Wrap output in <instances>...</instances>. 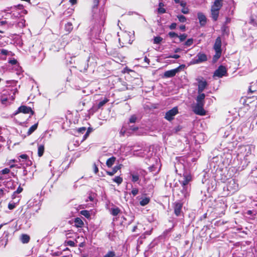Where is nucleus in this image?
<instances>
[{
  "mask_svg": "<svg viewBox=\"0 0 257 257\" xmlns=\"http://www.w3.org/2000/svg\"><path fill=\"white\" fill-rule=\"evenodd\" d=\"M146 172L142 169H137L135 171L130 172V176L132 177L131 180L133 182L139 183L140 177H145Z\"/></svg>",
  "mask_w": 257,
  "mask_h": 257,
  "instance_id": "f257e3e1",
  "label": "nucleus"
},
{
  "mask_svg": "<svg viewBox=\"0 0 257 257\" xmlns=\"http://www.w3.org/2000/svg\"><path fill=\"white\" fill-rule=\"evenodd\" d=\"M178 113V109L177 107H174L172 109L166 112L165 118L167 120L171 121L174 119V116Z\"/></svg>",
  "mask_w": 257,
  "mask_h": 257,
  "instance_id": "f03ea898",
  "label": "nucleus"
},
{
  "mask_svg": "<svg viewBox=\"0 0 257 257\" xmlns=\"http://www.w3.org/2000/svg\"><path fill=\"white\" fill-rule=\"evenodd\" d=\"M204 105V104L196 103L193 107V111L196 114L204 115L206 114V111L203 108Z\"/></svg>",
  "mask_w": 257,
  "mask_h": 257,
  "instance_id": "7ed1b4c3",
  "label": "nucleus"
},
{
  "mask_svg": "<svg viewBox=\"0 0 257 257\" xmlns=\"http://www.w3.org/2000/svg\"><path fill=\"white\" fill-rule=\"evenodd\" d=\"M226 73V68L223 66H220L215 71L214 75L218 77H222Z\"/></svg>",
  "mask_w": 257,
  "mask_h": 257,
  "instance_id": "20e7f679",
  "label": "nucleus"
},
{
  "mask_svg": "<svg viewBox=\"0 0 257 257\" xmlns=\"http://www.w3.org/2000/svg\"><path fill=\"white\" fill-rule=\"evenodd\" d=\"M196 58H197L194 59L193 60V61H194L193 63L194 64H197V63H199L201 62L206 61H207V59L206 55L205 54L201 53H199L197 54Z\"/></svg>",
  "mask_w": 257,
  "mask_h": 257,
  "instance_id": "39448f33",
  "label": "nucleus"
},
{
  "mask_svg": "<svg viewBox=\"0 0 257 257\" xmlns=\"http://www.w3.org/2000/svg\"><path fill=\"white\" fill-rule=\"evenodd\" d=\"M183 204L180 202H175L174 209V213L177 216L181 215Z\"/></svg>",
  "mask_w": 257,
  "mask_h": 257,
  "instance_id": "423d86ee",
  "label": "nucleus"
},
{
  "mask_svg": "<svg viewBox=\"0 0 257 257\" xmlns=\"http://www.w3.org/2000/svg\"><path fill=\"white\" fill-rule=\"evenodd\" d=\"M19 112H23L25 114L31 113L32 114H34V111L32 110L31 108L25 105L20 106L18 109Z\"/></svg>",
  "mask_w": 257,
  "mask_h": 257,
  "instance_id": "0eeeda50",
  "label": "nucleus"
},
{
  "mask_svg": "<svg viewBox=\"0 0 257 257\" xmlns=\"http://www.w3.org/2000/svg\"><path fill=\"white\" fill-rule=\"evenodd\" d=\"M177 73H178V69H172L170 70L165 71L164 75L166 78L173 77L174 76H175V75Z\"/></svg>",
  "mask_w": 257,
  "mask_h": 257,
  "instance_id": "6e6552de",
  "label": "nucleus"
},
{
  "mask_svg": "<svg viewBox=\"0 0 257 257\" xmlns=\"http://www.w3.org/2000/svg\"><path fill=\"white\" fill-rule=\"evenodd\" d=\"M199 23L201 26H204L206 23V18L205 16L202 13H198L197 14Z\"/></svg>",
  "mask_w": 257,
  "mask_h": 257,
  "instance_id": "1a4fd4ad",
  "label": "nucleus"
},
{
  "mask_svg": "<svg viewBox=\"0 0 257 257\" xmlns=\"http://www.w3.org/2000/svg\"><path fill=\"white\" fill-rule=\"evenodd\" d=\"M221 40L220 37H218L216 40L214 45V49L215 51H221Z\"/></svg>",
  "mask_w": 257,
  "mask_h": 257,
  "instance_id": "9d476101",
  "label": "nucleus"
},
{
  "mask_svg": "<svg viewBox=\"0 0 257 257\" xmlns=\"http://www.w3.org/2000/svg\"><path fill=\"white\" fill-rule=\"evenodd\" d=\"M207 82L206 81L200 80L198 82V92L201 93L207 86Z\"/></svg>",
  "mask_w": 257,
  "mask_h": 257,
  "instance_id": "9b49d317",
  "label": "nucleus"
},
{
  "mask_svg": "<svg viewBox=\"0 0 257 257\" xmlns=\"http://www.w3.org/2000/svg\"><path fill=\"white\" fill-rule=\"evenodd\" d=\"M183 180L182 181V185L184 187L186 185H187L189 182H190L192 180V177L190 175H184Z\"/></svg>",
  "mask_w": 257,
  "mask_h": 257,
  "instance_id": "f8f14e48",
  "label": "nucleus"
},
{
  "mask_svg": "<svg viewBox=\"0 0 257 257\" xmlns=\"http://www.w3.org/2000/svg\"><path fill=\"white\" fill-rule=\"evenodd\" d=\"M219 10L217 9V8L215 9L211 8L212 18L214 21H216L218 19L219 15Z\"/></svg>",
  "mask_w": 257,
  "mask_h": 257,
  "instance_id": "ddd939ff",
  "label": "nucleus"
},
{
  "mask_svg": "<svg viewBox=\"0 0 257 257\" xmlns=\"http://www.w3.org/2000/svg\"><path fill=\"white\" fill-rule=\"evenodd\" d=\"M205 95L204 93H199V94L196 97V103L204 104V99Z\"/></svg>",
  "mask_w": 257,
  "mask_h": 257,
  "instance_id": "4468645a",
  "label": "nucleus"
},
{
  "mask_svg": "<svg viewBox=\"0 0 257 257\" xmlns=\"http://www.w3.org/2000/svg\"><path fill=\"white\" fill-rule=\"evenodd\" d=\"M88 65L85 61L79 64L78 66V69L81 71H84L87 69Z\"/></svg>",
  "mask_w": 257,
  "mask_h": 257,
  "instance_id": "2eb2a0df",
  "label": "nucleus"
},
{
  "mask_svg": "<svg viewBox=\"0 0 257 257\" xmlns=\"http://www.w3.org/2000/svg\"><path fill=\"white\" fill-rule=\"evenodd\" d=\"M121 165H119L118 166H115L111 171H106V174L109 176H113L114 175L117 171L121 169Z\"/></svg>",
  "mask_w": 257,
  "mask_h": 257,
  "instance_id": "dca6fc26",
  "label": "nucleus"
},
{
  "mask_svg": "<svg viewBox=\"0 0 257 257\" xmlns=\"http://www.w3.org/2000/svg\"><path fill=\"white\" fill-rule=\"evenodd\" d=\"M222 0H215L214 4L212 6V8H215L220 10L222 6Z\"/></svg>",
  "mask_w": 257,
  "mask_h": 257,
  "instance_id": "f3484780",
  "label": "nucleus"
},
{
  "mask_svg": "<svg viewBox=\"0 0 257 257\" xmlns=\"http://www.w3.org/2000/svg\"><path fill=\"white\" fill-rule=\"evenodd\" d=\"M30 239V236L26 234H23L21 235V240L23 243H27L29 242Z\"/></svg>",
  "mask_w": 257,
  "mask_h": 257,
  "instance_id": "a211bd4d",
  "label": "nucleus"
},
{
  "mask_svg": "<svg viewBox=\"0 0 257 257\" xmlns=\"http://www.w3.org/2000/svg\"><path fill=\"white\" fill-rule=\"evenodd\" d=\"M116 160V158L114 157H112L106 161V164L108 167H111L113 164L114 163L115 161Z\"/></svg>",
  "mask_w": 257,
  "mask_h": 257,
  "instance_id": "6ab92c4d",
  "label": "nucleus"
},
{
  "mask_svg": "<svg viewBox=\"0 0 257 257\" xmlns=\"http://www.w3.org/2000/svg\"><path fill=\"white\" fill-rule=\"evenodd\" d=\"M75 224L77 227H81L84 224L83 222L80 218H76L75 219Z\"/></svg>",
  "mask_w": 257,
  "mask_h": 257,
  "instance_id": "aec40b11",
  "label": "nucleus"
},
{
  "mask_svg": "<svg viewBox=\"0 0 257 257\" xmlns=\"http://www.w3.org/2000/svg\"><path fill=\"white\" fill-rule=\"evenodd\" d=\"M37 127L38 123H35L31 126L27 132V135L30 136L31 135L37 128Z\"/></svg>",
  "mask_w": 257,
  "mask_h": 257,
  "instance_id": "412c9836",
  "label": "nucleus"
},
{
  "mask_svg": "<svg viewBox=\"0 0 257 257\" xmlns=\"http://www.w3.org/2000/svg\"><path fill=\"white\" fill-rule=\"evenodd\" d=\"M150 200V199L149 198L145 197L144 198H143L142 200L140 201V204L141 206H145L149 203Z\"/></svg>",
  "mask_w": 257,
  "mask_h": 257,
  "instance_id": "4be33fe9",
  "label": "nucleus"
},
{
  "mask_svg": "<svg viewBox=\"0 0 257 257\" xmlns=\"http://www.w3.org/2000/svg\"><path fill=\"white\" fill-rule=\"evenodd\" d=\"M221 51H215V54L213 57V61L215 62L221 56Z\"/></svg>",
  "mask_w": 257,
  "mask_h": 257,
  "instance_id": "5701e85b",
  "label": "nucleus"
},
{
  "mask_svg": "<svg viewBox=\"0 0 257 257\" xmlns=\"http://www.w3.org/2000/svg\"><path fill=\"white\" fill-rule=\"evenodd\" d=\"M44 152V146L43 145H40L38 147V155L39 157L43 156Z\"/></svg>",
  "mask_w": 257,
  "mask_h": 257,
  "instance_id": "b1692460",
  "label": "nucleus"
},
{
  "mask_svg": "<svg viewBox=\"0 0 257 257\" xmlns=\"http://www.w3.org/2000/svg\"><path fill=\"white\" fill-rule=\"evenodd\" d=\"M120 211V210L118 207L112 208L111 209V213L113 216L117 215L119 213Z\"/></svg>",
  "mask_w": 257,
  "mask_h": 257,
  "instance_id": "393cba45",
  "label": "nucleus"
},
{
  "mask_svg": "<svg viewBox=\"0 0 257 257\" xmlns=\"http://www.w3.org/2000/svg\"><path fill=\"white\" fill-rule=\"evenodd\" d=\"M113 182L116 183L118 185L120 184L123 181L122 178L120 176H116L113 179H112Z\"/></svg>",
  "mask_w": 257,
  "mask_h": 257,
  "instance_id": "a878e982",
  "label": "nucleus"
},
{
  "mask_svg": "<svg viewBox=\"0 0 257 257\" xmlns=\"http://www.w3.org/2000/svg\"><path fill=\"white\" fill-rule=\"evenodd\" d=\"M65 29L66 31L70 32L73 29V26L71 23H67L65 26Z\"/></svg>",
  "mask_w": 257,
  "mask_h": 257,
  "instance_id": "bb28decb",
  "label": "nucleus"
},
{
  "mask_svg": "<svg viewBox=\"0 0 257 257\" xmlns=\"http://www.w3.org/2000/svg\"><path fill=\"white\" fill-rule=\"evenodd\" d=\"M193 41L194 40L192 38L189 39L185 42L184 45L187 47H189L193 44Z\"/></svg>",
  "mask_w": 257,
  "mask_h": 257,
  "instance_id": "cd10ccee",
  "label": "nucleus"
},
{
  "mask_svg": "<svg viewBox=\"0 0 257 257\" xmlns=\"http://www.w3.org/2000/svg\"><path fill=\"white\" fill-rule=\"evenodd\" d=\"M163 39L160 36L155 37L154 39V44H160L162 41Z\"/></svg>",
  "mask_w": 257,
  "mask_h": 257,
  "instance_id": "c85d7f7f",
  "label": "nucleus"
},
{
  "mask_svg": "<svg viewBox=\"0 0 257 257\" xmlns=\"http://www.w3.org/2000/svg\"><path fill=\"white\" fill-rule=\"evenodd\" d=\"M108 100L107 98H105L102 101H100L98 104V108H100L103 106L106 103L108 102Z\"/></svg>",
  "mask_w": 257,
  "mask_h": 257,
  "instance_id": "c756f323",
  "label": "nucleus"
},
{
  "mask_svg": "<svg viewBox=\"0 0 257 257\" xmlns=\"http://www.w3.org/2000/svg\"><path fill=\"white\" fill-rule=\"evenodd\" d=\"M103 257H116L115 253L113 251H109Z\"/></svg>",
  "mask_w": 257,
  "mask_h": 257,
  "instance_id": "7c9ffc66",
  "label": "nucleus"
},
{
  "mask_svg": "<svg viewBox=\"0 0 257 257\" xmlns=\"http://www.w3.org/2000/svg\"><path fill=\"white\" fill-rule=\"evenodd\" d=\"M177 18L179 20V21H180V22H181V23H184L186 22V18L185 16H184L183 15H178L177 16Z\"/></svg>",
  "mask_w": 257,
  "mask_h": 257,
  "instance_id": "2f4dec72",
  "label": "nucleus"
},
{
  "mask_svg": "<svg viewBox=\"0 0 257 257\" xmlns=\"http://www.w3.org/2000/svg\"><path fill=\"white\" fill-rule=\"evenodd\" d=\"M80 213L82 215L84 216L86 218H89L90 217L89 212L87 210H82Z\"/></svg>",
  "mask_w": 257,
  "mask_h": 257,
  "instance_id": "473e14b6",
  "label": "nucleus"
},
{
  "mask_svg": "<svg viewBox=\"0 0 257 257\" xmlns=\"http://www.w3.org/2000/svg\"><path fill=\"white\" fill-rule=\"evenodd\" d=\"M187 37V35L186 34H183L179 36L178 37L179 38L180 42H183L186 39Z\"/></svg>",
  "mask_w": 257,
  "mask_h": 257,
  "instance_id": "72a5a7b5",
  "label": "nucleus"
},
{
  "mask_svg": "<svg viewBox=\"0 0 257 257\" xmlns=\"http://www.w3.org/2000/svg\"><path fill=\"white\" fill-rule=\"evenodd\" d=\"M137 119V118L136 116L135 115H133L130 118L129 122L130 123H135L136 122Z\"/></svg>",
  "mask_w": 257,
  "mask_h": 257,
  "instance_id": "f704fd0d",
  "label": "nucleus"
},
{
  "mask_svg": "<svg viewBox=\"0 0 257 257\" xmlns=\"http://www.w3.org/2000/svg\"><path fill=\"white\" fill-rule=\"evenodd\" d=\"M168 35L172 38L179 37V35L174 32H169Z\"/></svg>",
  "mask_w": 257,
  "mask_h": 257,
  "instance_id": "c9c22d12",
  "label": "nucleus"
},
{
  "mask_svg": "<svg viewBox=\"0 0 257 257\" xmlns=\"http://www.w3.org/2000/svg\"><path fill=\"white\" fill-rule=\"evenodd\" d=\"M65 243L66 244V245H69L70 246H75V242L72 240H68L67 241H66Z\"/></svg>",
  "mask_w": 257,
  "mask_h": 257,
  "instance_id": "e433bc0d",
  "label": "nucleus"
},
{
  "mask_svg": "<svg viewBox=\"0 0 257 257\" xmlns=\"http://www.w3.org/2000/svg\"><path fill=\"white\" fill-rule=\"evenodd\" d=\"M91 132V129L90 128H89L88 129V130L87 131V132H86L85 134L84 135V136H83V140L82 141H84L86 139V138L88 137V136H89V133L90 132Z\"/></svg>",
  "mask_w": 257,
  "mask_h": 257,
  "instance_id": "4c0bfd02",
  "label": "nucleus"
},
{
  "mask_svg": "<svg viewBox=\"0 0 257 257\" xmlns=\"http://www.w3.org/2000/svg\"><path fill=\"white\" fill-rule=\"evenodd\" d=\"M10 172V170L8 168H5L1 171V173L2 174H9Z\"/></svg>",
  "mask_w": 257,
  "mask_h": 257,
  "instance_id": "58836bf2",
  "label": "nucleus"
},
{
  "mask_svg": "<svg viewBox=\"0 0 257 257\" xmlns=\"http://www.w3.org/2000/svg\"><path fill=\"white\" fill-rule=\"evenodd\" d=\"M8 100V98L5 95H2L1 99V101L3 104H5V102Z\"/></svg>",
  "mask_w": 257,
  "mask_h": 257,
  "instance_id": "ea45409f",
  "label": "nucleus"
},
{
  "mask_svg": "<svg viewBox=\"0 0 257 257\" xmlns=\"http://www.w3.org/2000/svg\"><path fill=\"white\" fill-rule=\"evenodd\" d=\"M86 130L85 127H81L78 128V132L80 133L83 134Z\"/></svg>",
  "mask_w": 257,
  "mask_h": 257,
  "instance_id": "a19ab883",
  "label": "nucleus"
},
{
  "mask_svg": "<svg viewBox=\"0 0 257 257\" xmlns=\"http://www.w3.org/2000/svg\"><path fill=\"white\" fill-rule=\"evenodd\" d=\"M158 12L160 14H164L166 13V10L163 8H159L158 9Z\"/></svg>",
  "mask_w": 257,
  "mask_h": 257,
  "instance_id": "79ce46f5",
  "label": "nucleus"
},
{
  "mask_svg": "<svg viewBox=\"0 0 257 257\" xmlns=\"http://www.w3.org/2000/svg\"><path fill=\"white\" fill-rule=\"evenodd\" d=\"M139 192V190L137 188H134L132 191V194L133 195V196H136L138 194Z\"/></svg>",
  "mask_w": 257,
  "mask_h": 257,
  "instance_id": "37998d69",
  "label": "nucleus"
},
{
  "mask_svg": "<svg viewBox=\"0 0 257 257\" xmlns=\"http://www.w3.org/2000/svg\"><path fill=\"white\" fill-rule=\"evenodd\" d=\"M99 4V0H94L93 8H96Z\"/></svg>",
  "mask_w": 257,
  "mask_h": 257,
  "instance_id": "c03bdc74",
  "label": "nucleus"
},
{
  "mask_svg": "<svg viewBox=\"0 0 257 257\" xmlns=\"http://www.w3.org/2000/svg\"><path fill=\"white\" fill-rule=\"evenodd\" d=\"M182 13H183L184 14H187L189 13V10L188 8H183L181 10Z\"/></svg>",
  "mask_w": 257,
  "mask_h": 257,
  "instance_id": "a18cd8bd",
  "label": "nucleus"
},
{
  "mask_svg": "<svg viewBox=\"0 0 257 257\" xmlns=\"http://www.w3.org/2000/svg\"><path fill=\"white\" fill-rule=\"evenodd\" d=\"M167 57L178 59V58H180V56L177 54H174L173 55H170V56H168Z\"/></svg>",
  "mask_w": 257,
  "mask_h": 257,
  "instance_id": "49530a36",
  "label": "nucleus"
},
{
  "mask_svg": "<svg viewBox=\"0 0 257 257\" xmlns=\"http://www.w3.org/2000/svg\"><path fill=\"white\" fill-rule=\"evenodd\" d=\"M177 24L175 23L171 24L169 28L171 30H174L176 28Z\"/></svg>",
  "mask_w": 257,
  "mask_h": 257,
  "instance_id": "de8ad7c7",
  "label": "nucleus"
},
{
  "mask_svg": "<svg viewBox=\"0 0 257 257\" xmlns=\"http://www.w3.org/2000/svg\"><path fill=\"white\" fill-rule=\"evenodd\" d=\"M179 4H180V6L183 8H185L186 6V3L184 1H180Z\"/></svg>",
  "mask_w": 257,
  "mask_h": 257,
  "instance_id": "09e8293b",
  "label": "nucleus"
},
{
  "mask_svg": "<svg viewBox=\"0 0 257 257\" xmlns=\"http://www.w3.org/2000/svg\"><path fill=\"white\" fill-rule=\"evenodd\" d=\"M22 191H23V188L19 186L17 190L16 191L15 193L19 194V193H21L22 192Z\"/></svg>",
  "mask_w": 257,
  "mask_h": 257,
  "instance_id": "8fccbe9b",
  "label": "nucleus"
},
{
  "mask_svg": "<svg viewBox=\"0 0 257 257\" xmlns=\"http://www.w3.org/2000/svg\"><path fill=\"white\" fill-rule=\"evenodd\" d=\"M15 207V205L14 204L9 203L8 205V208L10 210L13 209Z\"/></svg>",
  "mask_w": 257,
  "mask_h": 257,
  "instance_id": "3c124183",
  "label": "nucleus"
},
{
  "mask_svg": "<svg viewBox=\"0 0 257 257\" xmlns=\"http://www.w3.org/2000/svg\"><path fill=\"white\" fill-rule=\"evenodd\" d=\"M182 129V126H180V125H178L177 126V127H176L175 128H174V130H175V132L176 133H177L178 132L181 131Z\"/></svg>",
  "mask_w": 257,
  "mask_h": 257,
  "instance_id": "603ef678",
  "label": "nucleus"
},
{
  "mask_svg": "<svg viewBox=\"0 0 257 257\" xmlns=\"http://www.w3.org/2000/svg\"><path fill=\"white\" fill-rule=\"evenodd\" d=\"M20 158L23 159L27 160L28 158V156L26 154H23L20 156Z\"/></svg>",
  "mask_w": 257,
  "mask_h": 257,
  "instance_id": "864d4df0",
  "label": "nucleus"
},
{
  "mask_svg": "<svg viewBox=\"0 0 257 257\" xmlns=\"http://www.w3.org/2000/svg\"><path fill=\"white\" fill-rule=\"evenodd\" d=\"M185 67V65L182 64V65H181L180 66H179L178 67L176 68V69H178V72H179L182 69L184 68Z\"/></svg>",
  "mask_w": 257,
  "mask_h": 257,
  "instance_id": "5fc2aeb1",
  "label": "nucleus"
},
{
  "mask_svg": "<svg viewBox=\"0 0 257 257\" xmlns=\"http://www.w3.org/2000/svg\"><path fill=\"white\" fill-rule=\"evenodd\" d=\"M93 167L94 173L96 174L98 172V169L95 164L93 165Z\"/></svg>",
  "mask_w": 257,
  "mask_h": 257,
  "instance_id": "6e6d98bb",
  "label": "nucleus"
},
{
  "mask_svg": "<svg viewBox=\"0 0 257 257\" xmlns=\"http://www.w3.org/2000/svg\"><path fill=\"white\" fill-rule=\"evenodd\" d=\"M144 61L147 63V65H149L150 60L147 57V56L145 57Z\"/></svg>",
  "mask_w": 257,
  "mask_h": 257,
  "instance_id": "4d7b16f0",
  "label": "nucleus"
},
{
  "mask_svg": "<svg viewBox=\"0 0 257 257\" xmlns=\"http://www.w3.org/2000/svg\"><path fill=\"white\" fill-rule=\"evenodd\" d=\"M186 29L185 25H181L180 26V29L182 31H185Z\"/></svg>",
  "mask_w": 257,
  "mask_h": 257,
  "instance_id": "13d9d810",
  "label": "nucleus"
},
{
  "mask_svg": "<svg viewBox=\"0 0 257 257\" xmlns=\"http://www.w3.org/2000/svg\"><path fill=\"white\" fill-rule=\"evenodd\" d=\"M17 61L16 60H12L10 61V63L13 65H15L17 63Z\"/></svg>",
  "mask_w": 257,
  "mask_h": 257,
  "instance_id": "bf43d9fd",
  "label": "nucleus"
},
{
  "mask_svg": "<svg viewBox=\"0 0 257 257\" xmlns=\"http://www.w3.org/2000/svg\"><path fill=\"white\" fill-rule=\"evenodd\" d=\"M16 8H17L19 10H22L23 9V6L22 5H18L17 6H15Z\"/></svg>",
  "mask_w": 257,
  "mask_h": 257,
  "instance_id": "052dcab7",
  "label": "nucleus"
},
{
  "mask_svg": "<svg viewBox=\"0 0 257 257\" xmlns=\"http://www.w3.org/2000/svg\"><path fill=\"white\" fill-rule=\"evenodd\" d=\"M4 195V189H0V196H3Z\"/></svg>",
  "mask_w": 257,
  "mask_h": 257,
  "instance_id": "680f3d73",
  "label": "nucleus"
},
{
  "mask_svg": "<svg viewBox=\"0 0 257 257\" xmlns=\"http://www.w3.org/2000/svg\"><path fill=\"white\" fill-rule=\"evenodd\" d=\"M69 2L72 5H75L77 3V0H69Z\"/></svg>",
  "mask_w": 257,
  "mask_h": 257,
  "instance_id": "e2e57ef3",
  "label": "nucleus"
},
{
  "mask_svg": "<svg viewBox=\"0 0 257 257\" xmlns=\"http://www.w3.org/2000/svg\"><path fill=\"white\" fill-rule=\"evenodd\" d=\"M131 130H133V131H136L138 130V127L131 126Z\"/></svg>",
  "mask_w": 257,
  "mask_h": 257,
  "instance_id": "0e129e2a",
  "label": "nucleus"
},
{
  "mask_svg": "<svg viewBox=\"0 0 257 257\" xmlns=\"http://www.w3.org/2000/svg\"><path fill=\"white\" fill-rule=\"evenodd\" d=\"M164 6V3L162 2H160L159 4V8H163Z\"/></svg>",
  "mask_w": 257,
  "mask_h": 257,
  "instance_id": "69168bd1",
  "label": "nucleus"
},
{
  "mask_svg": "<svg viewBox=\"0 0 257 257\" xmlns=\"http://www.w3.org/2000/svg\"><path fill=\"white\" fill-rule=\"evenodd\" d=\"M84 245H85V242H82L79 244V246L80 247H84Z\"/></svg>",
  "mask_w": 257,
  "mask_h": 257,
  "instance_id": "338daca9",
  "label": "nucleus"
},
{
  "mask_svg": "<svg viewBox=\"0 0 257 257\" xmlns=\"http://www.w3.org/2000/svg\"><path fill=\"white\" fill-rule=\"evenodd\" d=\"M2 53L3 54H5V55H6L7 54V51L6 50H2Z\"/></svg>",
  "mask_w": 257,
  "mask_h": 257,
  "instance_id": "774afa93",
  "label": "nucleus"
}]
</instances>
